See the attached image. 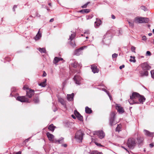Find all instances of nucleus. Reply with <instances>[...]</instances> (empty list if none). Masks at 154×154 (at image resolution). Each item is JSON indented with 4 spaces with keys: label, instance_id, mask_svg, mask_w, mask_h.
I'll list each match as a JSON object with an SVG mask.
<instances>
[{
    "label": "nucleus",
    "instance_id": "b1692460",
    "mask_svg": "<svg viewBox=\"0 0 154 154\" xmlns=\"http://www.w3.org/2000/svg\"><path fill=\"white\" fill-rule=\"evenodd\" d=\"M91 9H83L79 11V12L82 13V14H84L85 13H88L90 12H91Z\"/></svg>",
    "mask_w": 154,
    "mask_h": 154
},
{
    "label": "nucleus",
    "instance_id": "cd10ccee",
    "mask_svg": "<svg viewBox=\"0 0 154 154\" xmlns=\"http://www.w3.org/2000/svg\"><path fill=\"white\" fill-rule=\"evenodd\" d=\"M55 128V127L54 125L53 124H51L48 126V129L49 131L53 132Z\"/></svg>",
    "mask_w": 154,
    "mask_h": 154
},
{
    "label": "nucleus",
    "instance_id": "c03bdc74",
    "mask_svg": "<svg viewBox=\"0 0 154 154\" xmlns=\"http://www.w3.org/2000/svg\"><path fill=\"white\" fill-rule=\"evenodd\" d=\"M135 48L134 47L132 46L131 47V51L134 53H135Z\"/></svg>",
    "mask_w": 154,
    "mask_h": 154
},
{
    "label": "nucleus",
    "instance_id": "e433bc0d",
    "mask_svg": "<svg viewBox=\"0 0 154 154\" xmlns=\"http://www.w3.org/2000/svg\"><path fill=\"white\" fill-rule=\"evenodd\" d=\"M91 154H103L102 152H99L98 151L94 150L92 151Z\"/></svg>",
    "mask_w": 154,
    "mask_h": 154
},
{
    "label": "nucleus",
    "instance_id": "9b49d317",
    "mask_svg": "<svg viewBox=\"0 0 154 154\" xmlns=\"http://www.w3.org/2000/svg\"><path fill=\"white\" fill-rule=\"evenodd\" d=\"M73 79L75 82V83L79 85L81 84L80 81L82 80V78L81 77L78 75H75L73 78Z\"/></svg>",
    "mask_w": 154,
    "mask_h": 154
},
{
    "label": "nucleus",
    "instance_id": "a211bd4d",
    "mask_svg": "<svg viewBox=\"0 0 154 154\" xmlns=\"http://www.w3.org/2000/svg\"><path fill=\"white\" fill-rule=\"evenodd\" d=\"M144 132L145 134L148 136L150 137H153L154 136V133L151 132L146 130H144Z\"/></svg>",
    "mask_w": 154,
    "mask_h": 154
},
{
    "label": "nucleus",
    "instance_id": "3c124183",
    "mask_svg": "<svg viewBox=\"0 0 154 154\" xmlns=\"http://www.w3.org/2000/svg\"><path fill=\"white\" fill-rule=\"evenodd\" d=\"M61 146L64 147H66L67 146V145L66 144H62Z\"/></svg>",
    "mask_w": 154,
    "mask_h": 154
},
{
    "label": "nucleus",
    "instance_id": "0e129e2a",
    "mask_svg": "<svg viewBox=\"0 0 154 154\" xmlns=\"http://www.w3.org/2000/svg\"><path fill=\"white\" fill-rule=\"evenodd\" d=\"M72 117L73 119H76V117H75V116L74 115H72Z\"/></svg>",
    "mask_w": 154,
    "mask_h": 154
},
{
    "label": "nucleus",
    "instance_id": "2eb2a0df",
    "mask_svg": "<svg viewBox=\"0 0 154 154\" xmlns=\"http://www.w3.org/2000/svg\"><path fill=\"white\" fill-rule=\"evenodd\" d=\"M140 75V77L147 76L148 75V71L146 70H140L139 71Z\"/></svg>",
    "mask_w": 154,
    "mask_h": 154
},
{
    "label": "nucleus",
    "instance_id": "4c0bfd02",
    "mask_svg": "<svg viewBox=\"0 0 154 154\" xmlns=\"http://www.w3.org/2000/svg\"><path fill=\"white\" fill-rule=\"evenodd\" d=\"M90 3V2H88L87 3L83 5L81 7V8H87V5H88Z\"/></svg>",
    "mask_w": 154,
    "mask_h": 154
},
{
    "label": "nucleus",
    "instance_id": "dca6fc26",
    "mask_svg": "<svg viewBox=\"0 0 154 154\" xmlns=\"http://www.w3.org/2000/svg\"><path fill=\"white\" fill-rule=\"evenodd\" d=\"M74 114L78 119L81 121H83V118L82 116L77 110L74 111Z\"/></svg>",
    "mask_w": 154,
    "mask_h": 154
},
{
    "label": "nucleus",
    "instance_id": "37998d69",
    "mask_svg": "<svg viewBox=\"0 0 154 154\" xmlns=\"http://www.w3.org/2000/svg\"><path fill=\"white\" fill-rule=\"evenodd\" d=\"M118 56V54L114 53L112 55V58H116Z\"/></svg>",
    "mask_w": 154,
    "mask_h": 154
},
{
    "label": "nucleus",
    "instance_id": "9d476101",
    "mask_svg": "<svg viewBox=\"0 0 154 154\" xmlns=\"http://www.w3.org/2000/svg\"><path fill=\"white\" fill-rule=\"evenodd\" d=\"M16 99L21 102H28L29 100L28 98L23 96H18L17 97Z\"/></svg>",
    "mask_w": 154,
    "mask_h": 154
},
{
    "label": "nucleus",
    "instance_id": "f03ea898",
    "mask_svg": "<svg viewBox=\"0 0 154 154\" xmlns=\"http://www.w3.org/2000/svg\"><path fill=\"white\" fill-rule=\"evenodd\" d=\"M136 143L137 142L135 138L130 137L128 138L127 144L129 149H133L135 147Z\"/></svg>",
    "mask_w": 154,
    "mask_h": 154
},
{
    "label": "nucleus",
    "instance_id": "f8f14e48",
    "mask_svg": "<svg viewBox=\"0 0 154 154\" xmlns=\"http://www.w3.org/2000/svg\"><path fill=\"white\" fill-rule=\"evenodd\" d=\"M84 48H85V47H82L76 50L74 52V54L76 56H79L82 54V51L84 49Z\"/></svg>",
    "mask_w": 154,
    "mask_h": 154
},
{
    "label": "nucleus",
    "instance_id": "a19ab883",
    "mask_svg": "<svg viewBox=\"0 0 154 154\" xmlns=\"http://www.w3.org/2000/svg\"><path fill=\"white\" fill-rule=\"evenodd\" d=\"M141 9L144 10V11H146L147 10V9L145 6H142L141 7Z\"/></svg>",
    "mask_w": 154,
    "mask_h": 154
},
{
    "label": "nucleus",
    "instance_id": "a878e982",
    "mask_svg": "<svg viewBox=\"0 0 154 154\" xmlns=\"http://www.w3.org/2000/svg\"><path fill=\"white\" fill-rule=\"evenodd\" d=\"M42 37V33H40V30H39L35 36V39L36 40H38L39 39H40Z\"/></svg>",
    "mask_w": 154,
    "mask_h": 154
},
{
    "label": "nucleus",
    "instance_id": "423d86ee",
    "mask_svg": "<svg viewBox=\"0 0 154 154\" xmlns=\"http://www.w3.org/2000/svg\"><path fill=\"white\" fill-rule=\"evenodd\" d=\"M110 33V31H108L106 34L104 35V38L103 40V42L107 45L110 42V39L111 38V35Z\"/></svg>",
    "mask_w": 154,
    "mask_h": 154
},
{
    "label": "nucleus",
    "instance_id": "a18cd8bd",
    "mask_svg": "<svg viewBox=\"0 0 154 154\" xmlns=\"http://www.w3.org/2000/svg\"><path fill=\"white\" fill-rule=\"evenodd\" d=\"M146 56H150L152 54H151V52L149 51H147V52H146Z\"/></svg>",
    "mask_w": 154,
    "mask_h": 154
},
{
    "label": "nucleus",
    "instance_id": "473e14b6",
    "mask_svg": "<svg viewBox=\"0 0 154 154\" xmlns=\"http://www.w3.org/2000/svg\"><path fill=\"white\" fill-rule=\"evenodd\" d=\"M38 50L41 53H45L46 52V50L45 48H38Z\"/></svg>",
    "mask_w": 154,
    "mask_h": 154
},
{
    "label": "nucleus",
    "instance_id": "c756f323",
    "mask_svg": "<svg viewBox=\"0 0 154 154\" xmlns=\"http://www.w3.org/2000/svg\"><path fill=\"white\" fill-rule=\"evenodd\" d=\"M85 111L87 114H90L92 112L91 108H89L88 106H86L85 108Z\"/></svg>",
    "mask_w": 154,
    "mask_h": 154
},
{
    "label": "nucleus",
    "instance_id": "5701e85b",
    "mask_svg": "<svg viewBox=\"0 0 154 154\" xmlns=\"http://www.w3.org/2000/svg\"><path fill=\"white\" fill-rule=\"evenodd\" d=\"M137 139L139 145H141V143H143L144 138L143 137H137Z\"/></svg>",
    "mask_w": 154,
    "mask_h": 154
},
{
    "label": "nucleus",
    "instance_id": "79ce46f5",
    "mask_svg": "<svg viewBox=\"0 0 154 154\" xmlns=\"http://www.w3.org/2000/svg\"><path fill=\"white\" fill-rule=\"evenodd\" d=\"M15 90H16V88L14 87L13 88L11 89V91H12V93H11L10 95L11 97H13V95L12 94V93Z\"/></svg>",
    "mask_w": 154,
    "mask_h": 154
},
{
    "label": "nucleus",
    "instance_id": "338daca9",
    "mask_svg": "<svg viewBox=\"0 0 154 154\" xmlns=\"http://www.w3.org/2000/svg\"><path fill=\"white\" fill-rule=\"evenodd\" d=\"M102 90L103 91H104L105 92H107V91L106 89H104V88H102Z\"/></svg>",
    "mask_w": 154,
    "mask_h": 154
},
{
    "label": "nucleus",
    "instance_id": "39448f33",
    "mask_svg": "<svg viewBox=\"0 0 154 154\" xmlns=\"http://www.w3.org/2000/svg\"><path fill=\"white\" fill-rule=\"evenodd\" d=\"M149 19L147 18L137 17L134 19V22L137 23H147Z\"/></svg>",
    "mask_w": 154,
    "mask_h": 154
},
{
    "label": "nucleus",
    "instance_id": "13d9d810",
    "mask_svg": "<svg viewBox=\"0 0 154 154\" xmlns=\"http://www.w3.org/2000/svg\"><path fill=\"white\" fill-rule=\"evenodd\" d=\"M111 17L113 19H115L116 18L115 16L114 15H112Z\"/></svg>",
    "mask_w": 154,
    "mask_h": 154
},
{
    "label": "nucleus",
    "instance_id": "1a4fd4ad",
    "mask_svg": "<svg viewBox=\"0 0 154 154\" xmlns=\"http://www.w3.org/2000/svg\"><path fill=\"white\" fill-rule=\"evenodd\" d=\"M75 36V33H73L71 34V35H70L69 38L68 39L69 40H70V41L69 42V44H70L71 46L72 47H74L75 46V44L74 41H72L73 39H74Z\"/></svg>",
    "mask_w": 154,
    "mask_h": 154
},
{
    "label": "nucleus",
    "instance_id": "052dcab7",
    "mask_svg": "<svg viewBox=\"0 0 154 154\" xmlns=\"http://www.w3.org/2000/svg\"><path fill=\"white\" fill-rule=\"evenodd\" d=\"M54 21V18H51V19L50 20V21H49V22H53Z\"/></svg>",
    "mask_w": 154,
    "mask_h": 154
},
{
    "label": "nucleus",
    "instance_id": "de8ad7c7",
    "mask_svg": "<svg viewBox=\"0 0 154 154\" xmlns=\"http://www.w3.org/2000/svg\"><path fill=\"white\" fill-rule=\"evenodd\" d=\"M106 92V94H107L108 96H109V97L110 98V100H111V99L112 98V97L110 95L109 92L107 91V92Z\"/></svg>",
    "mask_w": 154,
    "mask_h": 154
},
{
    "label": "nucleus",
    "instance_id": "4d7b16f0",
    "mask_svg": "<svg viewBox=\"0 0 154 154\" xmlns=\"http://www.w3.org/2000/svg\"><path fill=\"white\" fill-rule=\"evenodd\" d=\"M47 74L45 72V71H44V73L43 74V77H45L46 76Z\"/></svg>",
    "mask_w": 154,
    "mask_h": 154
},
{
    "label": "nucleus",
    "instance_id": "bb28decb",
    "mask_svg": "<svg viewBox=\"0 0 154 154\" xmlns=\"http://www.w3.org/2000/svg\"><path fill=\"white\" fill-rule=\"evenodd\" d=\"M63 58H58L57 57H56L54 58V60H53V63L56 64H57L58 62L60 61V60H63Z\"/></svg>",
    "mask_w": 154,
    "mask_h": 154
},
{
    "label": "nucleus",
    "instance_id": "6ab92c4d",
    "mask_svg": "<svg viewBox=\"0 0 154 154\" xmlns=\"http://www.w3.org/2000/svg\"><path fill=\"white\" fill-rule=\"evenodd\" d=\"M116 109L119 112L122 113L124 112V111L122 107L117 104H116Z\"/></svg>",
    "mask_w": 154,
    "mask_h": 154
},
{
    "label": "nucleus",
    "instance_id": "4be33fe9",
    "mask_svg": "<svg viewBox=\"0 0 154 154\" xmlns=\"http://www.w3.org/2000/svg\"><path fill=\"white\" fill-rule=\"evenodd\" d=\"M64 142V138L62 137H60L59 139L57 140L54 139V143H56L61 144Z\"/></svg>",
    "mask_w": 154,
    "mask_h": 154
},
{
    "label": "nucleus",
    "instance_id": "69168bd1",
    "mask_svg": "<svg viewBox=\"0 0 154 154\" xmlns=\"http://www.w3.org/2000/svg\"><path fill=\"white\" fill-rule=\"evenodd\" d=\"M57 110V108L54 106V109L53 110V111L54 112H55V111H56Z\"/></svg>",
    "mask_w": 154,
    "mask_h": 154
},
{
    "label": "nucleus",
    "instance_id": "20e7f679",
    "mask_svg": "<svg viewBox=\"0 0 154 154\" xmlns=\"http://www.w3.org/2000/svg\"><path fill=\"white\" fill-rule=\"evenodd\" d=\"M116 113L114 112H112L110 115L109 124L111 126L116 125L117 123L115 122Z\"/></svg>",
    "mask_w": 154,
    "mask_h": 154
},
{
    "label": "nucleus",
    "instance_id": "7c9ffc66",
    "mask_svg": "<svg viewBox=\"0 0 154 154\" xmlns=\"http://www.w3.org/2000/svg\"><path fill=\"white\" fill-rule=\"evenodd\" d=\"M33 101L35 103H38L39 102V97L38 96H35L33 99Z\"/></svg>",
    "mask_w": 154,
    "mask_h": 154
},
{
    "label": "nucleus",
    "instance_id": "ddd939ff",
    "mask_svg": "<svg viewBox=\"0 0 154 154\" xmlns=\"http://www.w3.org/2000/svg\"><path fill=\"white\" fill-rule=\"evenodd\" d=\"M91 68L92 72L94 73H98L99 69L97 68V66L95 64H92L91 65Z\"/></svg>",
    "mask_w": 154,
    "mask_h": 154
},
{
    "label": "nucleus",
    "instance_id": "aec40b11",
    "mask_svg": "<svg viewBox=\"0 0 154 154\" xmlns=\"http://www.w3.org/2000/svg\"><path fill=\"white\" fill-rule=\"evenodd\" d=\"M46 135L49 140L54 142V135L53 134H51L49 132L47 133Z\"/></svg>",
    "mask_w": 154,
    "mask_h": 154
},
{
    "label": "nucleus",
    "instance_id": "6e6552de",
    "mask_svg": "<svg viewBox=\"0 0 154 154\" xmlns=\"http://www.w3.org/2000/svg\"><path fill=\"white\" fill-rule=\"evenodd\" d=\"M142 70L147 71L149 70L151 67L147 62L143 63L140 65Z\"/></svg>",
    "mask_w": 154,
    "mask_h": 154
},
{
    "label": "nucleus",
    "instance_id": "bf43d9fd",
    "mask_svg": "<svg viewBox=\"0 0 154 154\" xmlns=\"http://www.w3.org/2000/svg\"><path fill=\"white\" fill-rule=\"evenodd\" d=\"M154 146V145L153 143H150L149 144V146L151 148H152Z\"/></svg>",
    "mask_w": 154,
    "mask_h": 154
},
{
    "label": "nucleus",
    "instance_id": "c9c22d12",
    "mask_svg": "<svg viewBox=\"0 0 154 154\" xmlns=\"http://www.w3.org/2000/svg\"><path fill=\"white\" fill-rule=\"evenodd\" d=\"M72 65L74 68H76L79 66V64L77 62L75 61L72 64Z\"/></svg>",
    "mask_w": 154,
    "mask_h": 154
},
{
    "label": "nucleus",
    "instance_id": "49530a36",
    "mask_svg": "<svg viewBox=\"0 0 154 154\" xmlns=\"http://www.w3.org/2000/svg\"><path fill=\"white\" fill-rule=\"evenodd\" d=\"M89 15V16H88V17L87 18V19H91V18H92V17L93 16V14H91Z\"/></svg>",
    "mask_w": 154,
    "mask_h": 154
},
{
    "label": "nucleus",
    "instance_id": "680f3d73",
    "mask_svg": "<svg viewBox=\"0 0 154 154\" xmlns=\"http://www.w3.org/2000/svg\"><path fill=\"white\" fill-rule=\"evenodd\" d=\"M21 154V152L20 151H19L18 152H16L15 154Z\"/></svg>",
    "mask_w": 154,
    "mask_h": 154
},
{
    "label": "nucleus",
    "instance_id": "8fccbe9b",
    "mask_svg": "<svg viewBox=\"0 0 154 154\" xmlns=\"http://www.w3.org/2000/svg\"><path fill=\"white\" fill-rule=\"evenodd\" d=\"M146 37L145 36V35H144L143 36H142V40H143V41H146Z\"/></svg>",
    "mask_w": 154,
    "mask_h": 154
},
{
    "label": "nucleus",
    "instance_id": "ea45409f",
    "mask_svg": "<svg viewBox=\"0 0 154 154\" xmlns=\"http://www.w3.org/2000/svg\"><path fill=\"white\" fill-rule=\"evenodd\" d=\"M23 89L24 90H26V91L28 90H29L30 89H29L28 87L26 85H24L23 86Z\"/></svg>",
    "mask_w": 154,
    "mask_h": 154
},
{
    "label": "nucleus",
    "instance_id": "7ed1b4c3",
    "mask_svg": "<svg viewBox=\"0 0 154 154\" xmlns=\"http://www.w3.org/2000/svg\"><path fill=\"white\" fill-rule=\"evenodd\" d=\"M84 135V134L82 131L80 130H79L76 133L75 138L78 142L81 143Z\"/></svg>",
    "mask_w": 154,
    "mask_h": 154
},
{
    "label": "nucleus",
    "instance_id": "f704fd0d",
    "mask_svg": "<svg viewBox=\"0 0 154 154\" xmlns=\"http://www.w3.org/2000/svg\"><path fill=\"white\" fill-rule=\"evenodd\" d=\"M46 80L45 79L44 81L39 84V85L40 86L42 87H45L46 85Z\"/></svg>",
    "mask_w": 154,
    "mask_h": 154
},
{
    "label": "nucleus",
    "instance_id": "72a5a7b5",
    "mask_svg": "<svg viewBox=\"0 0 154 154\" xmlns=\"http://www.w3.org/2000/svg\"><path fill=\"white\" fill-rule=\"evenodd\" d=\"M130 57L131 59L129 60V61L131 62H133V63H135L136 60L135 59V57L134 56H130Z\"/></svg>",
    "mask_w": 154,
    "mask_h": 154
},
{
    "label": "nucleus",
    "instance_id": "864d4df0",
    "mask_svg": "<svg viewBox=\"0 0 154 154\" xmlns=\"http://www.w3.org/2000/svg\"><path fill=\"white\" fill-rule=\"evenodd\" d=\"M85 34H89L90 33L89 31L88 30H87L84 32Z\"/></svg>",
    "mask_w": 154,
    "mask_h": 154
},
{
    "label": "nucleus",
    "instance_id": "e2e57ef3",
    "mask_svg": "<svg viewBox=\"0 0 154 154\" xmlns=\"http://www.w3.org/2000/svg\"><path fill=\"white\" fill-rule=\"evenodd\" d=\"M6 59H7V60L8 61H10L11 60V59L10 58H9V57H8L6 58Z\"/></svg>",
    "mask_w": 154,
    "mask_h": 154
},
{
    "label": "nucleus",
    "instance_id": "774afa93",
    "mask_svg": "<svg viewBox=\"0 0 154 154\" xmlns=\"http://www.w3.org/2000/svg\"><path fill=\"white\" fill-rule=\"evenodd\" d=\"M148 35L149 36H150L152 35V33H149Z\"/></svg>",
    "mask_w": 154,
    "mask_h": 154
},
{
    "label": "nucleus",
    "instance_id": "412c9836",
    "mask_svg": "<svg viewBox=\"0 0 154 154\" xmlns=\"http://www.w3.org/2000/svg\"><path fill=\"white\" fill-rule=\"evenodd\" d=\"M137 99L139 101V103L143 104V103L145 101L146 99L145 97L142 95H140V96L138 97Z\"/></svg>",
    "mask_w": 154,
    "mask_h": 154
},
{
    "label": "nucleus",
    "instance_id": "2f4dec72",
    "mask_svg": "<svg viewBox=\"0 0 154 154\" xmlns=\"http://www.w3.org/2000/svg\"><path fill=\"white\" fill-rule=\"evenodd\" d=\"M128 22L129 24V26L131 28L134 27V23L135 22L134 20V21L132 20L128 21Z\"/></svg>",
    "mask_w": 154,
    "mask_h": 154
},
{
    "label": "nucleus",
    "instance_id": "5fc2aeb1",
    "mask_svg": "<svg viewBox=\"0 0 154 154\" xmlns=\"http://www.w3.org/2000/svg\"><path fill=\"white\" fill-rule=\"evenodd\" d=\"M17 8V6L16 5H14L13 8V10L14 11H15V9Z\"/></svg>",
    "mask_w": 154,
    "mask_h": 154
},
{
    "label": "nucleus",
    "instance_id": "58836bf2",
    "mask_svg": "<svg viewBox=\"0 0 154 154\" xmlns=\"http://www.w3.org/2000/svg\"><path fill=\"white\" fill-rule=\"evenodd\" d=\"M150 73L152 78L154 79V70H152L150 71Z\"/></svg>",
    "mask_w": 154,
    "mask_h": 154
},
{
    "label": "nucleus",
    "instance_id": "09e8293b",
    "mask_svg": "<svg viewBox=\"0 0 154 154\" xmlns=\"http://www.w3.org/2000/svg\"><path fill=\"white\" fill-rule=\"evenodd\" d=\"M95 144L97 145L98 146H102L100 144L96 142H95Z\"/></svg>",
    "mask_w": 154,
    "mask_h": 154
},
{
    "label": "nucleus",
    "instance_id": "0eeeda50",
    "mask_svg": "<svg viewBox=\"0 0 154 154\" xmlns=\"http://www.w3.org/2000/svg\"><path fill=\"white\" fill-rule=\"evenodd\" d=\"M94 135H97L100 139L103 138L105 136V133L102 131H97L94 132Z\"/></svg>",
    "mask_w": 154,
    "mask_h": 154
},
{
    "label": "nucleus",
    "instance_id": "4468645a",
    "mask_svg": "<svg viewBox=\"0 0 154 154\" xmlns=\"http://www.w3.org/2000/svg\"><path fill=\"white\" fill-rule=\"evenodd\" d=\"M34 94V91L31 89L26 91V96L29 98L31 97Z\"/></svg>",
    "mask_w": 154,
    "mask_h": 154
},
{
    "label": "nucleus",
    "instance_id": "f3484780",
    "mask_svg": "<svg viewBox=\"0 0 154 154\" xmlns=\"http://www.w3.org/2000/svg\"><path fill=\"white\" fill-rule=\"evenodd\" d=\"M102 21L97 18H96V21L94 22V26L96 28H97L101 24Z\"/></svg>",
    "mask_w": 154,
    "mask_h": 154
},
{
    "label": "nucleus",
    "instance_id": "603ef678",
    "mask_svg": "<svg viewBox=\"0 0 154 154\" xmlns=\"http://www.w3.org/2000/svg\"><path fill=\"white\" fill-rule=\"evenodd\" d=\"M125 67V65H122V66H120L119 67V69H122V68H123Z\"/></svg>",
    "mask_w": 154,
    "mask_h": 154
},
{
    "label": "nucleus",
    "instance_id": "f257e3e1",
    "mask_svg": "<svg viewBox=\"0 0 154 154\" xmlns=\"http://www.w3.org/2000/svg\"><path fill=\"white\" fill-rule=\"evenodd\" d=\"M140 96V94L137 92H133L131 96H130V99L128 100V101L131 104H139V103L136 100V98H138Z\"/></svg>",
    "mask_w": 154,
    "mask_h": 154
},
{
    "label": "nucleus",
    "instance_id": "6e6d98bb",
    "mask_svg": "<svg viewBox=\"0 0 154 154\" xmlns=\"http://www.w3.org/2000/svg\"><path fill=\"white\" fill-rule=\"evenodd\" d=\"M122 148H123V149H124L125 150H126V151L128 152V153H129V151L127 149H126V148H125L124 146H122Z\"/></svg>",
    "mask_w": 154,
    "mask_h": 154
},
{
    "label": "nucleus",
    "instance_id": "c85d7f7f",
    "mask_svg": "<svg viewBox=\"0 0 154 154\" xmlns=\"http://www.w3.org/2000/svg\"><path fill=\"white\" fill-rule=\"evenodd\" d=\"M58 101L61 104L64 106H66L65 102L63 98L61 97H59L58 98Z\"/></svg>",
    "mask_w": 154,
    "mask_h": 154
},
{
    "label": "nucleus",
    "instance_id": "393cba45",
    "mask_svg": "<svg viewBox=\"0 0 154 154\" xmlns=\"http://www.w3.org/2000/svg\"><path fill=\"white\" fill-rule=\"evenodd\" d=\"M74 95V94L73 93H72L71 94L67 95V99L69 101H71L73 100Z\"/></svg>",
    "mask_w": 154,
    "mask_h": 154
}]
</instances>
